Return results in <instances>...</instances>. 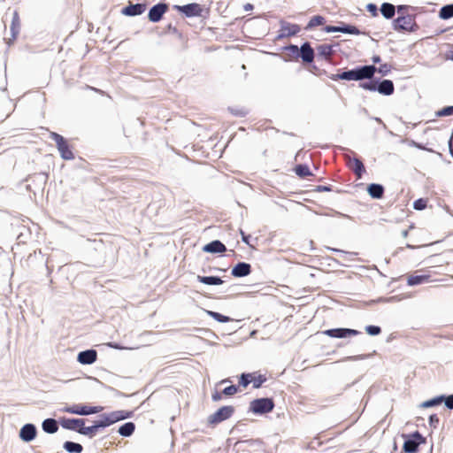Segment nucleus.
<instances>
[{
    "mask_svg": "<svg viewBox=\"0 0 453 453\" xmlns=\"http://www.w3.org/2000/svg\"><path fill=\"white\" fill-rule=\"evenodd\" d=\"M375 70L374 65H357L352 69L329 74L328 78L332 81H355L361 83L368 81V79L375 74Z\"/></svg>",
    "mask_w": 453,
    "mask_h": 453,
    "instance_id": "f257e3e1",
    "label": "nucleus"
},
{
    "mask_svg": "<svg viewBox=\"0 0 453 453\" xmlns=\"http://www.w3.org/2000/svg\"><path fill=\"white\" fill-rule=\"evenodd\" d=\"M358 87L367 91L378 92L386 96H389L395 92V85L391 80L380 79L375 77L374 74L368 81L359 83Z\"/></svg>",
    "mask_w": 453,
    "mask_h": 453,
    "instance_id": "f03ea898",
    "label": "nucleus"
},
{
    "mask_svg": "<svg viewBox=\"0 0 453 453\" xmlns=\"http://www.w3.org/2000/svg\"><path fill=\"white\" fill-rule=\"evenodd\" d=\"M416 15H398L392 21V27L397 32L414 33L419 29V26L416 22Z\"/></svg>",
    "mask_w": 453,
    "mask_h": 453,
    "instance_id": "7ed1b4c3",
    "label": "nucleus"
},
{
    "mask_svg": "<svg viewBox=\"0 0 453 453\" xmlns=\"http://www.w3.org/2000/svg\"><path fill=\"white\" fill-rule=\"evenodd\" d=\"M274 401L271 397H260L250 403L249 411L256 415L267 414L274 409Z\"/></svg>",
    "mask_w": 453,
    "mask_h": 453,
    "instance_id": "20e7f679",
    "label": "nucleus"
},
{
    "mask_svg": "<svg viewBox=\"0 0 453 453\" xmlns=\"http://www.w3.org/2000/svg\"><path fill=\"white\" fill-rule=\"evenodd\" d=\"M50 138L56 142L60 157L64 160H72L74 158L73 150L68 141L64 136L56 132H50Z\"/></svg>",
    "mask_w": 453,
    "mask_h": 453,
    "instance_id": "39448f33",
    "label": "nucleus"
},
{
    "mask_svg": "<svg viewBox=\"0 0 453 453\" xmlns=\"http://www.w3.org/2000/svg\"><path fill=\"white\" fill-rule=\"evenodd\" d=\"M234 411L235 409L232 405L222 406L208 417L207 423L209 426H214L230 418L234 413Z\"/></svg>",
    "mask_w": 453,
    "mask_h": 453,
    "instance_id": "423d86ee",
    "label": "nucleus"
},
{
    "mask_svg": "<svg viewBox=\"0 0 453 453\" xmlns=\"http://www.w3.org/2000/svg\"><path fill=\"white\" fill-rule=\"evenodd\" d=\"M425 442L426 438L418 431H415L405 438L403 451L405 453H417L418 447Z\"/></svg>",
    "mask_w": 453,
    "mask_h": 453,
    "instance_id": "0eeeda50",
    "label": "nucleus"
},
{
    "mask_svg": "<svg viewBox=\"0 0 453 453\" xmlns=\"http://www.w3.org/2000/svg\"><path fill=\"white\" fill-rule=\"evenodd\" d=\"M104 408L102 406H88L82 403H75L70 406H65L63 409V411L80 416H88L99 413Z\"/></svg>",
    "mask_w": 453,
    "mask_h": 453,
    "instance_id": "6e6552de",
    "label": "nucleus"
},
{
    "mask_svg": "<svg viewBox=\"0 0 453 453\" xmlns=\"http://www.w3.org/2000/svg\"><path fill=\"white\" fill-rule=\"evenodd\" d=\"M323 31L326 33H343L355 35L362 34L357 27L345 22H340L338 26L326 25L323 27Z\"/></svg>",
    "mask_w": 453,
    "mask_h": 453,
    "instance_id": "1a4fd4ad",
    "label": "nucleus"
},
{
    "mask_svg": "<svg viewBox=\"0 0 453 453\" xmlns=\"http://www.w3.org/2000/svg\"><path fill=\"white\" fill-rule=\"evenodd\" d=\"M322 334L331 338L346 339L351 336H357L360 334L361 332L352 328L336 327L326 329L323 331Z\"/></svg>",
    "mask_w": 453,
    "mask_h": 453,
    "instance_id": "9d476101",
    "label": "nucleus"
},
{
    "mask_svg": "<svg viewBox=\"0 0 453 453\" xmlns=\"http://www.w3.org/2000/svg\"><path fill=\"white\" fill-rule=\"evenodd\" d=\"M59 424L64 429L81 434L83 425L86 424V419L81 418L62 417L59 418Z\"/></svg>",
    "mask_w": 453,
    "mask_h": 453,
    "instance_id": "9b49d317",
    "label": "nucleus"
},
{
    "mask_svg": "<svg viewBox=\"0 0 453 453\" xmlns=\"http://www.w3.org/2000/svg\"><path fill=\"white\" fill-rule=\"evenodd\" d=\"M173 9L183 14L187 18L201 17L203 8L197 3H190L184 5H173Z\"/></svg>",
    "mask_w": 453,
    "mask_h": 453,
    "instance_id": "f8f14e48",
    "label": "nucleus"
},
{
    "mask_svg": "<svg viewBox=\"0 0 453 453\" xmlns=\"http://www.w3.org/2000/svg\"><path fill=\"white\" fill-rule=\"evenodd\" d=\"M168 9H169V5H168V4H166L165 2H159L156 4H154L149 10V12H148L149 20L152 23L159 22L163 19L165 13L167 12Z\"/></svg>",
    "mask_w": 453,
    "mask_h": 453,
    "instance_id": "ddd939ff",
    "label": "nucleus"
},
{
    "mask_svg": "<svg viewBox=\"0 0 453 453\" xmlns=\"http://www.w3.org/2000/svg\"><path fill=\"white\" fill-rule=\"evenodd\" d=\"M280 34L277 36V39L294 36V35H297L301 30V27L299 25L289 23V22H287L284 20H281L280 22Z\"/></svg>",
    "mask_w": 453,
    "mask_h": 453,
    "instance_id": "4468645a",
    "label": "nucleus"
},
{
    "mask_svg": "<svg viewBox=\"0 0 453 453\" xmlns=\"http://www.w3.org/2000/svg\"><path fill=\"white\" fill-rule=\"evenodd\" d=\"M299 58L304 65H311L315 58V51L309 42H304L300 46Z\"/></svg>",
    "mask_w": 453,
    "mask_h": 453,
    "instance_id": "2eb2a0df",
    "label": "nucleus"
},
{
    "mask_svg": "<svg viewBox=\"0 0 453 453\" xmlns=\"http://www.w3.org/2000/svg\"><path fill=\"white\" fill-rule=\"evenodd\" d=\"M19 438L24 442H30L34 441L37 435V428L32 423H27L19 430Z\"/></svg>",
    "mask_w": 453,
    "mask_h": 453,
    "instance_id": "dca6fc26",
    "label": "nucleus"
},
{
    "mask_svg": "<svg viewBox=\"0 0 453 453\" xmlns=\"http://www.w3.org/2000/svg\"><path fill=\"white\" fill-rule=\"evenodd\" d=\"M147 8L145 3L129 4L121 10V13L125 16L134 17L142 14Z\"/></svg>",
    "mask_w": 453,
    "mask_h": 453,
    "instance_id": "f3484780",
    "label": "nucleus"
},
{
    "mask_svg": "<svg viewBox=\"0 0 453 453\" xmlns=\"http://www.w3.org/2000/svg\"><path fill=\"white\" fill-rule=\"evenodd\" d=\"M97 359V352L93 349L82 350L77 356V361L81 365H92Z\"/></svg>",
    "mask_w": 453,
    "mask_h": 453,
    "instance_id": "a211bd4d",
    "label": "nucleus"
},
{
    "mask_svg": "<svg viewBox=\"0 0 453 453\" xmlns=\"http://www.w3.org/2000/svg\"><path fill=\"white\" fill-rule=\"evenodd\" d=\"M252 272L251 265L246 262H238L231 271V274L235 278H242L250 275Z\"/></svg>",
    "mask_w": 453,
    "mask_h": 453,
    "instance_id": "6ab92c4d",
    "label": "nucleus"
},
{
    "mask_svg": "<svg viewBox=\"0 0 453 453\" xmlns=\"http://www.w3.org/2000/svg\"><path fill=\"white\" fill-rule=\"evenodd\" d=\"M202 250L205 253L222 254L226 251V247L221 241L213 240L205 244Z\"/></svg>",
    "mask_w": 453,
    "mask_h": 453,
    "instance_id": "aec40b11",
    "label": "nucleus"
},
{
    "mask_svg": "<svg viewBox=\"0 0 453 453\" xmlns=\"http://www.w3.org/2000/svg\"><path fill=\"white\" fill-rule=\"evenodd\" d=\"M97 429L108 427L117 423L113 411L109 413H103L99 416L97 420L94 421Z\"/></svg>",
    "mask_w": 453,
    "mask_h": 453,
    "instance_id": "412c9836",
    "label": "nucleus"
},
{
    "mask_svg": "<svg viewBox=\"0 0 453 453\" xmlns=\"http://www.w3.org/2000/svg\"><path fill=\"white\" fill-rule=\"evenodd\" d=\"M59 420L53 418H45L42 423V428L46 434H55L59 428Z\"/></svg>",
    "mask_w": 453,
    "mask_h": 453,
    "instance_id": "4be33fe9",
    "label": "nucleus"
},
{
    "mask_svg": "<svg viewBox=\"0 0 453 453\" xmlns=\"http://www.w3.org/2000/svg\"><path fill=\"white\" fill-rule=\"evenodd\" d=\"M367 193L373 199H380L384 196L385 188L379 183H371L367 186Z\"/></svg>",
    "mask_w": 453,
    "mask_h": 453,
    "instance_id": "5701e85b",
    "label": "nucleus"
},
{
    "mask_svg": "<svg viewBox=\"0 0 453 453\" xmlns=\"http://www.w3.org/2000/svg\"><path fill=\"white\" fill-rule=\"evenodd\" d=\"M134 431L135 424L132 421L122 424L118 429V433L122 437H130L134 433Z\"/></svg>",
    "mask_w": 453,
    "mask_h": 453,
    "instance_id": "b1692460",
    "label": "nucleus"
},
{
    "mask_svg": "<svg viewBox=\"0 0 453 453\" xmlns=\"http://www.w3.org/2000/svg\"><path fill=\"white\" fill-rule=\"evenodd\" d=\"M197 280L205 285L218 286L223 284L224 280L219 276L197 275Z\"/></svg>",
    "mask_w": 453,
    "mask_h": 453,
    "instance_id": "393cba45",
    "label": "nucleus"
},
{
    "mask_svg": "<svg viewBox=\"0 0 453 453\" xmlns=\"http://www.w3.org/2000/svg\"><path fill=\"white\" fill-rule=\"evenodd\" d=\"M380 11L385 19H391L395 14V6L390 3H383Z\"/></svg>",
    "mask_w": 453,
    "mask_h": 453,
    "instance_id": "a878e982",
    "label": "nucleus"
},
{
    "mask_svg": "<svg viewBox=\"0 0 453 453\" xmlns=\"http://www.w3.org/2000/svg\"><path fill=\"white\" fill-rule=\"evenodd\" d=\"M430 275L428 274H420V275H412L407 279V284L409 286H418L424 284L429 280Z\"/></svg>",
    "mask_w": 453,
    "mask_h": 453,
    "instance_id": "bb28decb",
    "label": "nucleus"
},
{
    "mask_svg": "<svg viewBox=\"0 0 453 453\" xmlns=\"http://www.w3.org/2000/svg\"><path fill=\"white\" fill-rule=\"evenodd\" d=\"M64 449L68 453H81L83 447L81 443L66 441L63 444Z\"/></svg>",
    "mask_w": 453,
    "mask_h": 453,
    "instance_id": "cd10ccee",
    "label": "nucleus"
},
{
    "mask_svg": "<svg viewBox=\"0 0 453 453\" xmlns=\"http://www.w3.org/2000/svg\"><path fill=\"white\" fill-rule=\"evenodd\" d=\"M318 56L327 59L333 53V45L331 44H320L317 47Z\"/></svg>",
    "mask_w": 453,
    "mask_h": 453,
    "instance_id": "c85d7f7f",
    "label": "nucleus"
},
{
    "mask_svg": "<svg viewBox=\"0 0 453 453\" xmlns=\"http://www.w3.org/2000/svg\"><path fill=\"white\" fill-rule=\"evenodd\" d=\"M326 23V18L322 15H315L313 16L307 25L305 26L304 29L309 31L314 28L315 27L324 25Z\"/></svg>",
    "mask_w": 453,
    "mask_h": 453,
    "instance_id": "c756f323",
    "label": "nucleus"
},
{
    "mask_svg": "<svg viewBox=\"0 0 453 453\" xmlns=\"http://www.w3.org/2000/svg\"><path fill=\"white\" fill-rule=\"evenodd\" d=\"M19 13L15 11L12 15V24H11V34L12 37L14 40L19 33Z\"/></svg>",
    "mask_w": 453,
    "mask_h": 453,
    "instance_id": "7c9ffc66",
    "label": "nucleus"
},
{
    "mask_svg": "<svg viewBox=\"0 0 453 453\" xmlns=\"http://www.w3.org/2000/svg\"><path fill=\"white\" fill-rule=\"evenodd\" d=\"M296 174L303 179L310 175H312V173L310 170V167L306 164H298L296 165L294 169Z\"/></svg>",
    "mask_w": 453,
    "mask_h": 453,
    "instance_id": "2f4dec72",
    "label": "nucleus"
},
{
    "mask_svg": "<svg viewBox=\"0 0 453 453\" xmlns=\"http://www.w3.org/2000/svg\"><path fill=\"white\" fill-rule=\"evenodd\" d=\"M439 18L444 20L453 18V4L443 5L439 11Z\"/></svg>",
    "mask_w": 453,
    "mask_h": 453,
    "instance_id": "473e14b6",
    "label": "nucleus"
},
{
    "mask_svg": "<svg viewBox=\"0 0 453 453\" xmlns=\"http://www.w3.org/2000/svg\"><path fill=\"white\" fill-rule=\"evenodd\" d=\"M205 312L207 313L208 316H210L211 318H212L213 319L219 323H227L233 320V319H231L230 317L223 315L217 311L205 310Z\"/></svg>",
    "mask_w": 453,
    "mask_h": 453,
    "instance_id": "72a5a7b5",
    "label": "nucleus"
},
{
    "mask_svg": "<svg viewBox=\"0 0 453 453\" xmlns=\"http://www.w3.org/2000/svg\"><path fill=\"white\" fill-rule=\"evenodd\" d=\"M353 164L354 165L352 167V171L357 176V178H361L365 173V167L363 162L359 158L354 157Z\"/></svg>",
    "mask_w": 453,
    "mask_h": 453,
    "instance_id": "f704fd0d",
    "label": "nucleus"
},
{
    "mask_svg": "<svg viewBox=\"0 0 453 453\" xmlns=\"http://www.w3.org/2000/svg\"><path fill=\"white\" fill-rule=\"evenodd\" d=\"M442 397L441 395H436L431 399H428L426 401H424L420 403L421 408H432L434 406H438L442 403Z\"/></svg>",
    "mask_w": 453,
    "mask_h": 453,
    "instance_id": "c9c22d12",
    "label": "nucleus"
},
{
    "mask_svg": "<svg viewBox=\"0 0 453 453\" xmlns=\"http://www.w3.org/2000/svg\"><path fill=\"white\" fill-rule=\"evenodd\" d=\"M97 432H98V429H97L95 422H93V424L88 426H86L85 425H83V427H82L80 434L87 436L89 439H92L96 436Z\"/></svg>",
    "mask_w": 453,
    "mask_h": 453,
    "instance_id": "e433bc0d",
    "label": "nucleus"
},
{
    "mask_svg": "<svg viewBox=\"0 0 453 453\" xmlns=\"http://www.w3.org/2000/svg\"><path fill=\"white\" fill-rule=\"evenodd\" d=\"M113 413L115 415V418H116L117 422L124 420V419L131 418L134 416L133 411L119 410V411H113Z\"/></svg>",
    "mask_w": 453,
    "mask_h": 453,
    "instance_id": "4c0bfd02",
    "label": "nucleus"
},
{
    "mask_svg": "<svg viewBox=\"0 0 453 453\" xmlns=\"http://www.w3.org/2000/svg\"><path fill=\"white\" fill-rule=\"evenodd\" d=\"M300 47H298L297 45L296 44H288L287 46H284L282 48V50L284 51H287L289 53V55L295 58V59H298L299 58V51H300Z\"/></svg>",
    "mask_w": 453,
    "mask_h": 453,
    "instance_id": "58836bf2",
    "label": "nucleus"
},
{
    "mask_svg": "<svg viewBox=\"0 0 453 453\" xmlns=\"http://www.w3.org/2000/svg\"><path fill=\"white\" fill-rule=\"evenodd\" d=\"M267 380L265 375L259 374L255 376V373H252V387L253 388H260L262 385Z\"/></svg>",
    "mask_w": 453,
    "mask_h": 453,
    "instance_id": "ea45409f",
    "label": "nucleus"
},
{
    "mask_svg": "<svg viewBox=\"0 0 453 453\" xmlns=\"http://www.w3.org/2000/svg\"><path fill=\"white\" fill-rule=\"evenodd\" d=\"M250 383H252V373L242 372L239 377V384L247 388Z\"/></svg>",
    "mask_w": 453,
    "mask_h": 453,
    "instance_id": "a19ab883",
    "label": "nucleus"
},
{
    "mask_svg": "<svg viewBox=\"0 0 453 453\" xmlns=\"http://www.w3.org/2000/svg\"><path fill=\"white\" fill-rule=\"evenodd\" d=\"M436 117H447L453 115V105L445 106L435 112Z\"/></svg>",
    "mask_w": 453,
    "mask_h": 453,
    "instance_id": "79ce46f5",
    "label": "nucleus"
},
{
    "mask_svg": "<svg viewBox=\"0 0 453 453\" xmlns=\"http://www.w3.org/2000/svg\"><path fill=\"white\" fill-rule=\"evenodd\" d=\"M365 330L371 336H377L381 333V327L375 325H368L365 327Z\"/></svg>",
    "mask_w": 453,
    "mask_h": 453,
    "instance_id": "37998d69",
    "label": "nucleus"
},
{
    "mask_svg": "<svg viewBox=\"0 0 453 453\" xmlns=\"http://www.w3.org/2000/svg\"><path fill=\"white\" fill-rule=\"evenodd\" d=\"M240 444H246L249 447H254L256 445H261L262 441L259 439H249V440H242V441H237L234 443V446L240 445Z\"/></svg>",
    "mask_w": 453,
    "mask_h": 453,
    "instance_id": "c03bdc74",
    "label": "nucleus"
},
{
    "mask_svg": "<svg viewBox=\"0 0 453 453\" xmlns=\"http://www.w3.org/2000/svg\"><path fill=\"white\" fill-rule=\"evenodd\" d=\"M375 73L378 72L382 76H387L391 72L392 66L389 64H382L379 67L375 66Z\"/></svg>",
    "mask_w": 453,
    "mask_h": 453,
    "instance_id": "a18cd8bd",
    "label": "nucleus"
},
{
    "mask_svg": "<svg viewBox=\"0 0 453 453\" xmlns=\"http://www.w3.org/2000/svg\"><path fill=\"white\" fill-rule=\"evenodd\" d=\"M418 7H413L406 4H400L395 7V11L399 15H409L407 12L409 10H418Z\"/></svg>",
    "mask_w": 453,
    "mask_h": 453,
    "instance_id": "49530a36",
    "label": "nucleus"
},
{
    "mask_svg": "<svg viewBox=\"0 0 453 453\" xmlns=\"http://www.w3.org/2000/svg\"><path fill=\"white\" fill-rule=\"evenodd\" d=\"M427 206V200L425 198H418L413 202V208L417 211H422Z\"/></svg>",
    "mask_w": 453,
    "mask_h": 453,
    "instance_id": "de8ad7c7",
    "label": "nucleus"
},
{
    "mask_svg": "<svg viewBox=\"0 0 453 453\" xmlns=\"http://www.w3.org/2000/svg\"><path fill=\"white\" fill-rule=\"evenodd\" d=\"M442 397V403H444L445 407L449 410H453V394L451 395H441Z\"/></svg>",
    "mask_w": 453,
    "mask_h": 453,
    "instance_id": "09e8293b",
    "label": "nucleus"
},
{
    "mask_svg": "<svg viewBox=\"0 0 453 453\" xmlns=\"http://www.w3.org/2000/svg\"><path fill=\"white\" fill-rule=\"evenodd\" d=\"M239 390V388L238 386L236 385H230L228 387H226L223 390H222V394L225 395H233L234 394H236Z\"/></svg>",
    "mask_w": 453,
    "mask_h": 453,
    "instance_id": "8fccbe9b",
    "label": "nucleus"
},
{
    "mask_svg": "<svg viewBox=\"0 0 453 453\" xmlns=\"http://www.w3.org/2000/svg\"><path fill=\"white\" fill-rule=\"evenodd\" d=\"M229 111L237 117H245L248 114V111L244 108H229Z\"/></svg>",
    "mask_w": 453,
    "mask_h": 453,
    "instance_id": "3c124183",
    "label": "nucleus"
},
{
    "mask_svg": "<svg viewBox=\"0 0 453 453\" xmlns=\"http://www.w3.org/2000/svg\"><path fill=\"white\" fill-rule=\"evenodd\" d=\"M440 418L436 414H432L429 416L428 423L431 427L436 428L439 425Z\"/></svg>",
    "mask_w": 453,
    "mask_h": 453,
    "instance_id": "603ef678",
    "label": "nucleus"
},
{
    "mask_svg": "<svg viewBox=\"0 0 453 453\" xmlns=\"http://www.w3.org/2000/svg\"><path fill=\"white\" fill-rule=\"evenodd\" d=\"M366 10L371 13L372 16H378V7L375 4L370 3L366 5Z\"/></svg>",
    "mask_w": 453,
    "mask_h": 453,
    "instance_id": "864d4df0",
    "label": "nucleus"
},
{
    "mask_svg": "<svg viewBox=\"0 0 453 453\" xmlns=\"http://www.w3.org/2000/svg\"><path fill=\"white\" fill-rule=\"evenodd\" d=\"M317 192H329L332 191V186L331 185H319L314 189Z\"/></svg>",
    "mask_w": 453,
    "mask_h": 453,
    "instance_id": "5fc2aeb1",
    "label": "nucleus"
},
{
    "mask_svg": "<svg viewBox=\"0 0 453 453\" xmlns=\"http://www.w3.org/2000/svg\"><path fill=\"white\" fill-rule=\"evenodd\" d=\"M240 234L242 236V241L245 244H247L249 246H251V244L250 243V240L251 236L250 234H246L245 232L243 230H242V229H240Z\"/></svg>",
    "mask_w": 453,
    "mask_h": 453,
    "instance_id": "6e6d98bb",
    "label": "nucleus"
},
{
    "mask_svg": "<svg viewBox=\"0 0 453 453\" xmlns=\"http://www.w3.org/2000/svg\"><path fill=\"white\" fill-rule=\"evenodd\" d=\"M367 356L365 355H357V356H349L342 359V361H356L365 359Z\"/></svg>",
    "mask_w": 453,
    "mask_h": 453,
    "instance_id": "4d7b16f0",
    "label": "nucleus"
},
{
    "mask_svg": "<svg viewBox=\"0 0 453 453\" xmlns=\"http://www.w3.org/2000/svg\"><path fill=\"white\" fill-rule=\"evenodd\" d=\"M327 250H331L333 252H336V253H340V254H343V255H350V256L357 255L356 252H349V251H345V250H340V249H336V248L327 247Z\"/></svg>",
    "mask_w": 453,
    "mask_h": 453,
    "instance_id": "13d9d810",
    "label": "nucleus"
},
{
    "mask_svg": "<svg viewBox=\"0 0 453 453\" xmlns=\"http://www.w3.org/2000/svg\"><path fill=\"white\" fill-rule=\"evenodd\" d=\"M167 32H169V33H173V34H174V35H180V32H179L178 28H177L176 27L173 26L172 24H168V25H167L165 33H167Z\"/></svg>",
    "mask_w": 453,
    "mask_h": 453,
    "instance_id": "bf43d9fd",
    "label": "nucleus"
},
{
    "mask_svg": "<svg viewBox=\"0 0 453 453\" xmlns=\"http://www.w3.org/2000/svg\"><path fill=\"white\" fill-rule=\"evenodd\" d=\"M222 395H223L222 392H218V391L214 392L211 395L212 401L218 402V401L221 400Z\"/></svg>",
    "mask_w": 453,
    "mask_h": 453,
    "instance_id": "052dcab7",
    "label": "nucleus"
},
{
    "mask_svg": "<svg viewBox=\"0 0 453 453\" xmlns=\"http://www.w3.org/2000/svg\"><path fill=\"white\" fill-rule=\"evenodd\" d=\"M108 346L115 349H122V346L118 342H109Z\"/></svg>",
    "mask_w": 453,
    "mask_h": 453,
    "instance_id": "680f3d73",
    "label": "nucleus"
},
{
    "mask_svg": "<svg viewBox=\"0 0 453 453\" xmlns=\"http://www.w3.org/2000/svg\"><path fill=\"white\" fill-rule=\"evenodd\" d=\"M85 88L86 89L93 90V91L97 92V93L102 94V95L104 93L103 90H101L99 88H94V87H91V86H88V85H86Z\"/></svg>",
    "mask_w": 453,
    "mask_h": 453,
    "instance_id": "e2e57ef3",
    "label": "nucleus"
},
{
    "mask_svg": "<svg viewBox=\"0 0 453 453\" xmlns=\"http://www.w3.org/2000/svg\"><path fill=\"white\" fill-rule=\"evenodd\" d=\"M243 9L246 12L252 11L254 9V5L252 4L247 3L243 5Z\"/></svg>",
    "mask_w": 453,
    "mask_h": 453,
    "instance_id": "0e129e2a",
    "label": "nucleus"
},
{
    "mask_svg": "<svg viewBox=\"0 0 453 453\" xmlns=\"http://www.w3.org/2000/svg\"><path fill=\"white\" fill-rule=\"evenodd\" d=\"M372 60L373 62V64H378L381 61V58L379 55H374L372 58Z\"/></svg>",
    "mask_w": 453,
    "mask_h": 453,
    "instance_id": "69168bd1",
    "label": "nucleus"
},
{
    "mask_svg": "<svg viewBox=\"0 0 453 453\" xmlns=\"http://www.w3.org/2000/svg\"><path fill=\"white\" fill-rule=\"evenodd\" d=\"M4 85L2 87H0V90L2 91H6L7 90V80H6V76L4 77Z\"/></svg>",
    "mask_w": 453,
    "mask_h": 453,
    "instance_id": "338daca9",
    "label": "nucleus"
},
{
    "mask_svg": "<svg viewBox=\"0 0 453 453\" xmlns=\"http://www.w3.org/2000/svg\"><path fill=\"white\" fill-rule=\"evenodd\" d=\"M334 214L339 216V217H342V218L350 219V217L349 215L343 214V213L339 212V211H334Z\"/></svg>",
    "mask_w": 453,
    "mask_h": 453,
    "instance_id": "774afa93",
    "label": "nucleus"
}]
</instances>
